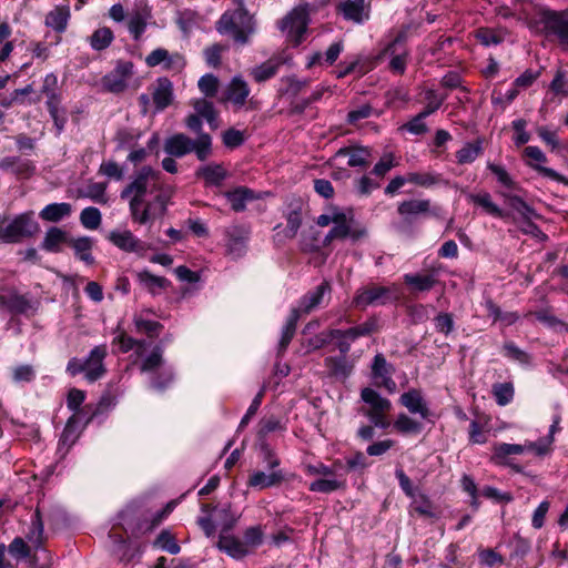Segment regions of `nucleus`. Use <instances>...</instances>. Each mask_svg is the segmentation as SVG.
I'll use <instances>...</instances> for the list:
<instances>
[{"label":"nucleus","instance_id":"nucleus-41","mask_svg":"<svg viewBox=\"0 0 568 568\" xmlns=\"http://www.w3.org/2000/svg\"><path fill=\"white\" fill-rule=\"evenodd\" d=\"M488 316L493 317L494 322L499 321L504 326H510L519 320L517 312H503L501 308L493 302L487 300L485 302Z\"/></svg>","mask_w":568,"mask_h":568},{"label":"nucleus","instance_id":"nucleus-29","mask_svg":"<svg viewBox=\"0 0 568 568\" xmlns=\"http://www.w3.org/2000/svg\"><path fill=\"white\" fill-rule=\"evenodd\" d=\"M325 366L329 376L343 381L349 377L354 368V364L348 361L347 355L326 357Z\"/></svg>","mask_w":568,"mask_h":568},{"label":"nucleus","instance_id":"nucleus-53","mask_svg":"<svg viewBox=\"0 0 568 568\" xmlns=\"http://www.w3.org/2000/svg\"><path fill=\"white\" fill-rule=\"evenodd\" d=\"M43 521L39 508H37L32 525L29 534L27 535L28 540L36 547H40L43 542Z\"/></svg>","mask_w":568,"mask_h":568},{"label":"nucleus","instance_id":"nucleus-40","mask_svg":"<svg viewBox=\"0 0 568 568\" xmlns=\"http://www.w3.org/2000/svg\"><path fill=\"white\" fill-rule=\"evenodd\" d=\"M69 244L74 250V254L79 260L83 261L88 265H92L94 263V257L91 254L93 246V241L91 237L82 236L72 239L69 241Z\"/></svg>","mask_w":568,"mask_h":568},{"label":"nucleus","instance_id":"nucleus-57","mask_svg":"<svg viewBox=\"0 0 568 568\" xmlns=\"http://www.w3.org/2000/svg\"><path fill=\"white\" fill-rule=\"evenodd\" d=\"M439 176L430 172H410L407 174V182L414 183L423 187H429L438 183Z\"/></svg>","mask_w":568,"mask_h":568},{"label":"nucleus","instance_id":"nucleus-19","mask_svg":"<svg viewBox=\"0 0 568 568\" xmlns=\"http://www.w3.org/2000/svg\"><path fill=\"white\" fill-rule=\"evenodd\" d=\"M344 18L362 23L369 18L371 2L368 0H347L339 4Z\"/></svg>","mask_w":568,"mask_h":568},{"label":"nucleus","instance_id":"nucleus-7","mask_svg":"<svg viewBox=\"0 0 568 568\" xmlns=\"http://www.w3.org/2000/svg\"><path fill=\"white\" fill-rule=\"evenodd\" d=\"M362 400L368 405L367 408H362L361 412L368 417V419L379 428H387L389 422L387 414L392 409V403L388 398L381 396L375 389L365 387L361 390Z\"/></svg>","mask_w":568,"mask_h":568},{"label":"nucleus","instance_id":"nucleus-5","mask_svg":"<svg viewBox=\"0 0 568 568\" xmlns=\"http://www.w3.org/2000/svg\"><path fill=\"white\" fill-rule=\"evenodd\" d=\"M534 21L527 23L529 28L542 26L547 36H554L558 42L568 47V11H554L544 6L530 2Z\"/></svg>","mask_w":568,"mask_h":568},{"label":"nucleus","instance_id":"nucleus-11","mask_svg":"<svg viewBox=\"0 0 568 568\" xmlns=\"http://www.w3.org/2000/svg\"><path fill=\"white\" fill-rule=\"evenodd\" d=\"M308 10L306 6L293 9L278 24L282 31H287L300 43L307 29Z\"/></svg>","mask_w":568,"mask_h":568},{"label":"nucleus","instance_id":"nucleus-64","mask_svg":"<svg viewBox=\"0 0 568 568\" xmlns=\"http://www.w3.org/2000/svg\"><path fill=\"white\" fill-rule=\"evenodd\" d=\"M487 168L496 176L497 181L503 186L508 187V189L514 187V181L505 168L494 164V163H488Z\"/></svg>","mask_w":568,"mask_h":568},{"label":"nucleus","instance_id":"nucleus-55","mask_svg":"<svg viewBox=\"0 0 568 568\" xmlns=\"http://www.w3.org/2000/svg\"><path fill=\"white\" fill-rule=\"evenodd\" d=\"M163 364V349L161 346H155L151 354L146 356L141 365L140 369L142 373L153 372Z\"/></svg>","mask_w":568,"mask_h":568},{"label":"nucleus","instance_id":"nucleus-26","mask_svg":"<svg viewBox=\"0 0 568 568\" xmlns=\"http://www.w3.org/2000/svg\"><path fill=\"white\" fill-rule=\"evenodd\" d=\"M335 156L347 158V164L349 166L366 168L371 164V150L365 146H348L339 149Z\"/></svg>","mask_w":568,"mask_h":568},{"label":"nucleus","instance_id":"nucleus-1","mask_svg":"<svg viewBox=\"0 0 568 568\" xmlns=\"http://www.w3.org/2000/svg\"><path fill=\"white\" fill-rule=\"evenodd\" d=\"M315 222L321 227H326L332 224L331 230L324 237V244L345 240L355 243L367 235V230L355 220L351 209L345 210L337 205L329 204L326 206L324 213L317 216Z\"/></svg>","mask_w":568,"mask_h":568},{"label":"nucleus","instance_id":"nucleus-2","mask_svg":"<svg viewBox=\"0 0 568 568\" xmlns=\"http://www.w3.org/2000/svg\"><path fill=\"white\" fill-rule=\"evenodd\" d=\"M216 31L230 37L236 44L245 45L256 32L255 16L250 13L242 0L237 7L226 10L215 23Z\"/></svg>","mask_w":568,"mask_h":568},{"label":"nucleus","instance_id":"nucleus-37","mask_svg":"<svg viewBox=\"0 0 568 568\" xmlns=\"http://www.w3.org/2000/svg\"><path fill=\"white\" fill-rule=\"evenodd\" d=\"M70 18V8L68 6H57L45 17V26L57 32H63L67 29Z\"/></svg>","mask_w":568,"mask_h":568},{"label":"nucleus","instance_id":"nucleus-58","mask_svg":"<svg viewBox=\"0 0 568 568\" xmlns=\"http://www.w3.org/2000/svg\"><path fill=\"white\" fill-rule=\"evenodd\" d=\"M227 50L226 45H223L221 43H214L207 48L204 49V58L205 62L212 67L217 68L221 64V55L224 51Z\"/></svg>","mask_w":568,"mask_h":568},{"label":"nucleus","instance_id":"nucleus-33","mask_svg":"<svg viewBox=\"0 0 568 568\" xmlns=\"http://www.w3.org/2000/svg\"><path fill=\"white\" fill-rule=\"evenodd\" d=\"M67 242L69 243L67 232L60 227L52 226L47 230L41 242V248L50 253H59L61 245Z\"/></svg>","mask_w":568,"mask_h":568},{"label":"nucleus","instance_id":"nucleus-46","mask_svg":"<svg viewBox=\"0 0 568 568\" xmlns=\"http://www.w3.org/2000/svg\"><path fill=\"white\" fill-rule=\"evenodd\" d=\"M394 428L396 432L407 435V434H419L423 429V425L409 417L408 415L402 413L397 416L394 422Z\"/></svg>","mask_w":568,"mask_h":568},{"label":"nucleus","instance_id":"nucleus-18","mask_svg":"<svg viewBox=\"0 0 568 568\" xmlns=\"http://www.w3.org/2000/svg\"><path fill=\"white\" fill-rule=\"evenodd\" d=\"M399 403L406 407L409 413L418 414L424 419H427L432 415L430 409L419 389L412 388L402 394Z\"/></svg>","mask_w":568,"mask_h":568},{"label":"nucleus","instance_id":"nucleus-22","mask_svg":"<svg viewBox=\"0 0 568 568\" xmlns=\"http://www.w3.org/2000/svg\"><path fill=\"white\" fill-rule=\"evenodd\" d=\"M195 176L202 179L207 186H220L227 178V171L220 163H210L200 166L195 171Z\"/></svg>","mask_w":568,"mask_h":568},{"label":"nucleus","instance_id":"nucleus-16","mask_svg":"<svg viewBox=\"0 0 568 568\" xmlns=\"http://www.w3.org/2000/svg\"><path fill=\"white\" fill-rule=\"evenodd\" d=\"M106 354V346L98 345L91 349L89 356L84 359L85 378L89 382L93 383L106 373V368L103 364Z\"/></svg>","mask_w":568,"mask_h":568},{"label":"nucleus","instance_id":"nucleus-61","mask_svg":"<svg viewBox=\"0 0 568 568\" xmlns=\"http://www.w3.org/2000/svg\"><path fill=\"white\" fill-rule=\"evenodd\" d=\"M243 537H244L243 544H245L246 548H247V546L257 547L263 542L264 532L260 525L252 526V527H248L244 531Z\"/></svg>","mask_w":568,"mask_h":568},{"label":"nucleus","instance_id":"nucleus-23","mask_svg":"<svg viewBox=\"0 0 568 568\" xmlns=\"http://www.w3.org/2000/svg\"><path fill=\"white\" fill-rule=\"evenodd\" d=\"M285 480L284 473L281 469L272 470L270 474L264 471H254L247 480V485L260 490L278 486Z\"/></svg>","mask_w":568,"mask_h":568},{"label":"nucleus","instance_id":"nucleus-12","mask_svg":"<svg viewBox=\"0 0 568 568\" xmlns=\"http://www.w3.org/2000/svg\"><path fill=\"white\" fill-rule=\"evenodd\" d=\"M393 373L394 367L386 361L385 356L381 353L376 354L372 363V376L377 381L376 385L383 386L389 394L397 390V384L392 377Z\"/></svg>","mask_w":568,"mask_h":568},{"label":"nucleus","instance_id":"nucleus-24","mask_svg":"<svg viewBox=\"0 0 568 568\" xmlns=\"http://www.w3.org/2000/svg\"><path fill=\"white\" fill-rule=\"evenodd\" d=\"M250 92L247 82L241 75H236L226 88V99L234 105L242 108L246 103Z\"/></svg>","mask_w":568,"mask_h":568},{"label":"nucleus","instance_id":"nucleus-48","mask_svg":"<svg viewBox=\"0 0 568 568\" xmlns=\"http://www.w3.org/2000/svg\"><path fill=\"white\" fill-rule=\"evenodd\" d=\"M113 32L111 29L103 27L97 29L90 37V44L92 49L101 51L106 49L113 41Z\"/></svg>","mask_w":568,"mask_h":568},{"label":"nucleus","instance_id":"nucleus-45","mask_svg":"<svg viewBox=\"0 0 568 568\" xmlns=\"http://www.w3.org/2000/svg\"><path fill=\"white\" fill-rule=\"evenodd\" d=\"M344 488H345L344 479H337V478H332V477L314 480L310 485L311 491L324 493V494H329V493H333V491H336L339 489H344Z\"/></svg>","mask_w":568,"mask_h":568},{"label":"nucleus","instance_id":"nucleus-49","mask_svg":"<svg viewBox=\"0 0 568 568\" xmlns=\"http://www.w3.org/2000/svg\"><path fill=\"white\" fill-rule=\"evenodd\" d=\"M153 546L161 548L172 555H176L181 551V547L175 540V537L166 529L162 530L155 540L153 541Z\"/></svg>","mask_w":568,"mask_h":568},{"label":"nucleus","instance_id":"nucleus-21","mask_svg":"<svg viewBox=\"0 0 568 568\" xmlns=\"http://www.w3.org/2000/svg\"><path fill=\"white\" fill-rule=\"evenodd\" d=\"M219 550L225 552L233 559H242L248 555L245 544L233 535L221 532L216 542Z\"/></svg>","mask_w":568,"mask_h":568},{"label":"nucleus","instance_id":"nucleus-39","mask_svg":"<svg viewBox=\"0 0 568 568\" xmlns=\"http://www.w3.org/2000/svg\"><path fill=\"white\" fill-rule=\"evenodd\" d=\"M404 40V36H398L393 42H390L384 50V54H390L392 59L389 62V68L392 71L403 74L406 69L407 63V53L400 52L396 53V45Z\"/></svg>","mask_w":568,"mask_h":568},{"label":"nucleus","instance_id":"nucleus-63","mask_svg":"<svg viewBox=\"0 0 568 568\" xmlns=\"http://www.w3.org/2000/svg\"><path fill=\"white\" fill-rule=\"evenodd\" d=\"M99 173H101L110 179H114L116 181H120L123 179V170L114 161L102 162L99 168Z\"/></svg>","mask_w":568,"mask_h":568},{"label":"nucleus","instance_id":"nucleus-56","mask_svg":"<svg viewBox=\"0 0 568 568\" xmlns=\"http://www.w3.org/2000/svg\"><path fill=\"white\" fill-rule=\"evenodd\" d=\"M219 79L212 73L202 75L197 82L200 91L207 98L215 97L219 90Z\"/></svg>","mask_w":568,"mask_h":568},{"label":"nucleus","instance_id":"nucleus-6","mask_svg":"<svg viewBox=\"0 0 568 568\" xmlns=\"http://www.w3.org/2000/svg\"><path fill=\"white\" fill-rule=\"evenodd\" d=\"M32 211L17 215L7 225L0 224V242L20 243L23 239L33 237L40 231L39 223Z\"/></svg>","mask_w":568,"mask_h":568},{"label":"nucleus","instance_id":"nucleus-62","mask_svg":"<svg viewBox=\"0 0 568 568\" xmlns=\"http://www.w3.org/2000/svg\"><path fill=\"white\" fill-rule=\"evenodd\" d=\"M222 141L226 148L235 149L243 144L244 134L240 130L229 129L223 133Z\"/></svg>","mask_w":568,"mask_h":568},{"label":"nucleus","instance_id":"nucleus-54","mask_svg":"<svg viewBox=\"0 0 568 568\" xmlns=\"http://www.w3.org/2000/svg\"><path fill=\"white\" fill-rule=\"evenodd\" d=\"M101 212L94 206L83 209L80 214V222L88 230H97L101 224Z\"/></svg>","mask_w":568,"mask_h":568},{"label":"nucleus","instance_id":"nucleus-17","mask_svg":"<svg viewBox=\"0 0 568 568\" xmlns=\"http://www.w3.org/2000/svg\"><path fill=\"white\" fill-rule=\"evenodd\" d=\"M108 239L116 247L124 252L138 253L140 255H143L146 250L145 244L138 237H135L131 231H113L109 234Z\"/></svg>","mask_w":568,"mask_h":568},{"label":"nucleus","instance_id":"nucleus-4","mask_svg":"<svg viewBox=\"0 0 568 568\" xmlns=\"http://www.w3.org/2000/svg\"><path fill=\"white\" fill-rule=\"evenodd\" d=\"M164 151L174 158H183L194 153L201 162L206 161L213 154V140L210 134H200L192 139L184 133H175L164 141Z\"/></svg>","mask_w":568,"mask_h":568},{"label":"nucleus","instance_id":"nucleus-44","mask_svg":"<svg viewBox=\"0 0 568 568\" xmlns=\"http://www.w3.org/2000/svg\"><path fill=\"white\" fill-rule=\"evenodd\" d=\"M469 200L473 203L481 206L488 214L493 216L500 219H505L507 216V214L493 202L490 194L487 192L479 194H470Z\"/></svg>","mask_w":568,"mask_h":568},{"label":"nucleus","instance_id":"nucleus-38","mask_svg":"<svg viewBox=\"0 0 568 568\" xmlns=\"http://www.w3.org/2000/svg\"><path fill=\"white\" fill-rule=\"evenodd\" d=\"M195 114L206 120L212 130L219 128V114L213 103L206 99H197L193 102Z\"/></svg>","mask_w":568,"mask_h":568},{"label":"nucleus","instance_id":"nucleus-10","mask_svg":"<svg viewBox=\"0 0 568 568\" xmlns=\"http://www.w3.org/2000/svg\"><path fill=\"white\" fill-rule=\"evenodd\" d=\"M0 310L11 315H27L37 310V305L27 295L18 293L16 290H6L0 293Z\"/></svg>","mask_w":568,"mask_h":568},{"label":"nucleus","instance_id":"nucleus-36","mask_svg":"<svg viewBox=\"0 0 568 568\" xmlns=\"http://www.w3.org/2000/svg\"><path fill=\"white\" fill-rule=\"evenodd\" d=\"M0 169L11 171L19 176H30L34 171V165L28 160H21L17 156H8L0 160Z\"/></svg>","mask_w":568,"mask_h":568},{"label":"nucleus","instance_id":"nucleus-42","mask_svg":"<svg viewBox=\"0 0 568 568\" xmlns=\"http://www.w3.org/2000/svg\"><path fill=\"white\" fill-rule=\"evenodd\" d=\"M483 153V141L477 139L473 143H466L456 152L458 164L473 163Z\"/></svg>","mask_w":568,"mask_h":568},{"label":"nucleus","instance_id":"nucleus-47","mask_svg":"<svg viewBox=\"0 0 568 568\" xmlns=\"http://www.w3.org/2000/svg\"><path fill=\"white\" fill-rule=\"evenodd\" d=\"M526 450V446L518 444H497L494 448L493 460L496 464H503L504 459L509 455H519Z\"/></svg>","mask_w":568,"mask_h":568},{"label":"nucleus","instance_id":"nucleus-8","mask_svg":"<svg viewBox=\"0 0 568 568\" xmlns=\"http://www.w3.org/2000/svg\"><path fill=\"white\" fill-rule=\"evenodd\" d=\"M169 200L170 193L161 192L155 194L152 201L144 203L143 210V204H129L132 220L139 224H146L152 219L164 215Z\"/></svg>","mask_w":568,"mask_h":568},{"label":"nucleus","instance_id":"nucleus-50","mask_svg":"<svg viewBox=\"0 0 568 568\" xmlns=\"http://www.w3.org/2000/svg\"><path fill=\"white\" fill-rule=\"evenodd\" d=\"M503 352L506 357L521 365H529L531 363L530 354L519 348L514 342L504 343Z\"/></svg>","mask_w":568,"mask_h":568},{"label":"nucleus","instance_id":"nucleus-51","mask_svg":"<svg viewBox=\"0 0 568 568\" xmlns=\"http://www.w3.org/2000/svg\"><path fill=\"white\" fill-rule=\"evenodd\" d=\"M138 278L153 294L156 290L165 288L170 284L165 277L153 275L148 271L140 272Z\"/></svg>","mask_w":568,"mask_h":568},{"label":"nucleus","instance_id":"nucleus-9","mask_svg":"<svg viewBox=\"0 0 568 568\" xmlns=\"http://www.w3.org/2000/svg\"><path fill=\"white\" fill-rule=\"evenodd\" d=\"M250 227L246 225H232L224 230L226 240V254L236 260L242 257L247 250Z\"/></svg>","mask_w":568,"mask_h":568},{"label":"nucleus","instance_id":"nucleus-13","mask_svg":"<svg viewBox=\"0 0 568 568\" xmlns=\"http://www.w3.org/2000/svg\"><path fill=\"white\" fill-rule=\"evenodd\" d=\"M524 153L528 158L527 165L539 172L541 175L568 186V179L566 176L561 175L554 169L540 165V163L547 161V158L538 146H527L524 150Z\"/></svg>","mask_w":568,"mask_h":568},{"label":"nucleus","instance_id":"nucleus-25","mask_svg":"<svg viewBox=\"0 0 568 568\" xmlns=\"http://www.w3.org/2000/svg\"><path fill=\"white\" fill-rule=\"evenodd\" d=\"M404 283L409 287V290L414 293H422L430 291L437 283V274L435 271L428 274H405Z\"/></svg>","mask_w":568,"mask_h":568},{"label":"nucleus","instance_id":"nucleus-28","mask_svg":"<svg viewBox=\"0 0 568 568\" xmlns=\"http://www.w3.org/2000/svg\"><path fill=\"white\" fill-rule=\"evenodd\" d=\"M397 212L405 219L427 213L438 215V207L432 209L429 200H407L398 205Z\"/></svg>","mask_w":568,"mask_h":568},{"label":"nucleus","instance_id":"nucleus-20","mask_svg":"<svg viewBox=\"0 0 568 568\" xmlns=\"http://www.w3.org/2000/svg\"><path fill=\"white\" fill-rule=\"evenodd\" d=\"M332 286L328 281H323L313 291L308 292L301 298V310L304 314L311 313L313 310L323 304L325 297H329Z\"/></svg>","mask_w":568,"mask_h":568},{"label":"nucleus","instance_id":"nucleus-52","mask_svg":"<svg viewBox=\"0 0 568 568\" xmlns=\"http://www.w3.org/2000/svg\"><path fill=\"white\" fill-rule=\"evenodd\" d=\"M514 386L511 383H498L493 385V395L499 406L509 404L514 398Z\"/></svg>","mask_w":568,"mask_h":568},{"label":"nucleus","instance_id":"nucleus-31","mask_svg":"<svg viewBox=\"0 0 568 568\" xmlns=\"http://www.w3.org/2000/svg\"><path fill=\"white\" fill-rule=\"evenodd\" d=\"M302 210L303 204L301 203V200L296 199L293 200L287 207V212L285 214L286 217V229H285V236L293 239L296 236L302 222Z\"/></svg>","mask_w":568,"mask_h":568},{"label":"nucleus","instance_id":"nucleus-32","mask_svg":"<svg viewBox=\"0 0 568 568\" xmlns=\"http://www.w3.org/2000/svg\"><path fill=\"white\" fill-rule=\"evenodd\" d=\"M45 105L53 121L55 135L59 136L63 132L68 121L65 109L61 106V97H50V99H47Z\"/></svg>","mask_w":568,"mask_h":568},{"label":"nucleus","instance_id":"nucleus-34","mask_svg":"<svg viewBox=\"0 0 568 568\" xmlns=\"http://www.w3.org/2000/svg\"><path fill=\"white\" fill-rule=\"evenodd\" d=\"M225 197L230 203L232 210L235 212H243L246 207L247 202L257 199L254 192L246 186H240L233 191L226 192Z\"/></svg>","mask_w":568,"mask_h":568},{"label":"nucleus","instance_id":"nucleus-14","mask_svg":"<svg viewBox=\"0 0 568 568\" xmlns=\"http://www.w3.org/2000/svg\"><path fill=\"white\" fill-rule=\"evenodd\" d=\"M132 73L131 63L118 64L110 73L102 78V87L111 93H121L128 87V79Z\"/></svg>","mask_w":568,"mask_h":568},{"label":"nucleus","instance_id":"nucleus-30","mask_svg":"<svg viewBox=\"0 0 568 568\" xmlns=\"http://www.w3.org/2000/svg\"><path fill=\"white\" fill-rule=\"evenodd\" d=\"M156 110L168 108L173 100V84L168 78H159L152 94Z\"/></svg>","mask_w":568,"mask_h":568},{"label":"nucleus","instance_id":"nucleus-60","mask_svg":"<svg viewBox=\"0 0 568 568\" xmlns=\"http://www.w3.org/2000/svg\"><path fill=\"white\" fill-rule=\"evenodd\" d=\"M114 334L115 337L113 338V344H119L120 351L122 353H128L135 348L138 339L128 336L120 325H118L114 329Z\"/></svg>","mask_w":568,"mask_h":568},{"label":"nucleus","instance_id":"nucleus-15","mask_svg":"<svg viewBox=\"0 0 568 568\" xmlns=\"http://www.w3.org/2000/svg\"><path fill=\"white\" fill-rule=\"evenodd\" d=\"M389 301H392V288L378 285L362 288L354 297V303L361 307L375 304L384 305Z\"/></svg>","mask_w":568,"mask_h":568},{"label":"nucleus","instance_id":"nucleus-27","mask_svg":"<svg viewBox=\"0 0 568 568\" xmlns=\"http://www.w3.org/2000/svg\"><path fill=\"white\" fill-rule=\"evenodd\" d=\"M282 61L278 58H271L261 64H257L248 70V75L256 82L263 83L274 78L280 68Z\"/></svg>","mask_w":568,"mask_h":568},{"label":"nucleus","instance_id":"nucleus-3","mask_svg":"<svg viewBox=\"0 0 568 568\" xmlns=\"http://www.w3.org/2000/svg\"><path fill=\"white\" fill-rule=\"evenodd\" d=\"M161 173L149 165L142 166L132 178L131 182L121 191L120 197L129 204H144L145 196L166 192L172 194L170 189L161 184Z\"/></svg>","mask_w":568,"mask_h":568},{"label":"nucleus","instance_id":"nucleus-59","mask_svg":"<svg viewBox=\"0 0 568 568\" xmlns=\"http://www.w3.org/2000/svg\"><path fill=\"white\" fill-rule=\"evenodd\" d=\"M134 324L139 333H145L149 337L159 335L162 325L159 322L134 317Z\"/></svg>","mask_w":568,"mask_h":568},{"label":"nucleus","instance_id":"nucleus-35","mask_svg":"<svg viewBox=\"0 0 568 568\" xmlns=\"http://www.w3.org/2000/svg\"><path fill=\"white\" fill-rule=\"evenodd\" d=\"M72 213V205L70 203H51L45 205L39 213L41 220L45 222L57 223L70 216Z\"/></svg>","mask_w":568,"mask_h":568},{"label":"nucleus","instance_id":"nucleus-43","mask_svg":"<svg viewBox=\"0 0 568 568\" xmlns=\"http://www.w3.org/2000/svg\"><path fill=\"white\" fill-rule=\"evenodd\" d=\"M378 331V320L376 317H369L364 323L347 328L346 338L354 342L359 337L369 336Z\"/></svg>","mask_w":568,"mask_h":568}]
</instances>
